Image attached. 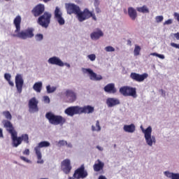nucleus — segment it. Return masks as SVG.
Returning <instances> with one entry per match:
<instances>
[{
  "label": "nucleus",
  "mask_w": 179,
  "mask_h": 179,
  "mask_svg": "<svg viewBox=\"0 0 179 179\" xmlns=\"http://www.w3.org/2000/svg\"><path fill=\"white\" fill-rule=\"evenodd\" d=\"M3 124L4 125V128H6L7 132L10 133L11 135V139L13 141V146L14 148H17L19 145H22V142H24V143H29V134H23L21 136L17 137V132L15 130V127H13V124L9 120H3Z\"/></svg>",
  "instance_id": "1"
},
{
  "label": "nucleus",
  "mask_w": 179,
  "mask_h": 179,
  "mask_svg": "<svg viewBox=\"0 0 179 179\" xmlns=\"http://www.w3.org/2000/svg\"><path fill=\"white\" fill-rule=\"evenodd\" d=\"M15 27V33L12 34V37H17L21 40H27V38H33L34 37V29L28 28L25 30L20 31V23H22V17L17 15L13 21Z\"/></svg>",
  "instance_id": "2"
},
{
  "label": "nucleus",
  "mask_w": 179,
  "mask_h": 179,
  "mask_svg": "<svg viewBox=\"0 0 179 179\" xmlns=\"http://www.w3.org/2000/svg\"><path fill=\"white\" fill-rule=\"evenodd\" d=\"M45 117L48 120L50 124L52 125H64L66 122V119L61 115H57L51 112L46 113Z\"/></svg>",
  "instance_id": "3"
},
{
  "label": "nucleus",
  "mask_w": 179,
  "mask_h": 179,
  "mask_svg": "<svg viewBox=\"0 0 179 179\" xmlns=\"http://www.w3.org/2000/svg\"><path fill=\"white\" fill-rule=\"evenodd\" d=\"M76 17L80 22H85V20L90 19V17H92L93 20H95V22L97 20V17H96V14L89 10V8H85L83 11L80 10H80L78 13Z\"/></svg>",
  "instance_id": "4"
},
{
  "label": "nucleus",
  "mask_w": 179,
  "mask_h": 179,
  "mask_svg": "<svg viewBox=\"0 0 179 179\" xmlns=\"http://www.w3.org/2000/svg\"><path fill=\"white\" fill-rule=\"evenodd\" d=\"M119 92L120 94H122V96H124V97L131 96L134 99H136V97H138V95L136 94V87L124 86L120 88Z\"/></svg>",
  "instance_id": "5"
},
{
  "label": "nucleus",
  "mask_w": 179,
  "mask_h": 179,
  "mask_svg": "<svg viewBox=\"0 0 179 179\" xmlns=\"http://www.w3.org/2000/svg\"><path fill=\"white\" fill-rule=\"evenodd\" d=\"M51 145L50 142L48 141H41L38 144V146L34 148L35 153L37 157V163L38 164H43L44 163V160H43L41 158L43 157V155H41V148H48Z\"/></svg>",
  "instance_id": "6"
},
{
  "label": "nucleus",
  "mask_w": 179,
  "mask_h": 179,
  "mask_svg": "<svg viewBox=\"0 0 179 179\" xmlns=\"http://www.w3.org/2000/svg\"><path fill=\"white\" fill-rule=\"evenodd\" d=\"M51 13L48 12H45L43 15H41L37 20L38 24L41 26L42 27H45L47 29L48 26H50V23H51Z\"/></svg>",
  "instance_id": "7"
},
{
  "label": "nucleus",
  "mask_w": 179,
  "mask_h": 179,
  "mask_svg": "<svg viewBox=\"0 0 179 179\" xmlns=\"http://www.w3.org/2000/svg\"><path fill=\"white\" fill-rule=\"evenodd\" d=\"M73 177L76 179H83L87 177V171L85 169V165H81L78 168L73 174Z\"/></svg>",
  "instance_id": "8"
},
{
  "label": "nucleus",
  "mask_w": 179,
  "mask_h": 179,
  "mask_svg": "<svg viewBox=\"0 0 179 179\" xmlns=\"http://www.w3.org/2000/svg\"><path fill=\"white\" fill-rule=\"evenodd\" d=\"M145 139L148 146H152L153 143H155L156 142L155 136H152V127L150 126L146 129Z\"/></svg>",
  "instance_id": "9"
},
{
  "label": "nucleus",
  "mask_w": 179,
  "mask_h": 179,
  "mask_svg": "<svg viewBox=\"0 0 179 179\" xmlns=\"http://www.w3.org/2000/svg\"><path fill=\"white\" fill-rule=\"evenodd\" d=\"M149 76V74L147 73H144L143 74H139L138 73H131L130 78L132 79V80H134L135 82H143L145 79H148V77Z\"/></svg>",
  "instance_id": "10"
},
{
  "label": "nucleus",
  "mask_w": 179,
  "mask_h": 179,
  "mask_svg": "<svg viewBox=\"0 0 179 179\" xmlns=\"http://www.w3.org/2000/svg\"><path fill=\"white\" fill-rule=\"evenodd\" d=\"M23 85H24V80H23V77L20 74H17L15 76V87L17 93L20 94L23 90Z\"/></svg>",
  "instance_id": "11"
},
{
  "label": "nucleus",
  "mask_w": 179,
  "mask_h": 179,
  "mask_svg": "<svg viewBox=\"0 0 179 179\" xmlns=\"http://www.w3.org/2000/svg\"><path fill=\"white\" fill-rule=\"evenodd\" d=\"M66 8L67 13L69 15L74 14V15H76V16L78 15V13L80 10V7L73 3L66 4Z\"/></svg>",
  "instance_id": "12"
},
{
  "label": "nucleus",
  "mask_w": 179,
  "mask_h": 179,
  "mask_svg": "<svg viewBox=\"0 0 179 179\" xmlns=\"http://www.w3.org/2000/svg\"><path fill=\"white\" fill-rule=\"evenodd\" d=\"M65 96L67 103H73L74 101H76V99H78L76 92L72 90H66L65 92Z\"/></svg>",
  "instance_id": "13"
},
{
  "label": "nucleus",
  "mask_w": 179,
  "mask_h": 179,
  "mask_svg": "<svg viewBox=\"0 0 179 179\" xmlns=\"http://www.w3.org/2000/svg\"><path fill=\"white\" fill-rule=\"evenodd\" d=\"M45 9L44 5L38 4L32 9L31 13L35 17H38V16H41V15L44 13Z\"/></svg>",
  "instance_id": "14"
},
{
  "label": "nucleus",
  "mask_w": 179,
  "mask_h": 179,
  "mask_svg": "<svg viewBox=\"0 0 179 179\" xmlns=\"http://www.w3.org/2000/svg\"><path fill=\"white\" fill-rule=\"evenodd\" d=\"M62 170L64 174H69L71 170H72V166H71V160L66 159L62 162Z\"/></svg>",
  "instance_id": "15"
},
{
  "label": "nucleus",
  "mask_w": 179,
  "mask_h": 179,
  "mask_svg": "<svg viewBox=\"0 0 179 179\" xmlns=\"http://www.w3.org/2000/svg\"><path fill=\"white\" fill-rule=\"evenodd\" d=\"M64 113L69 117H73V115H76V114H80L79 106H70L64 110Z\"/></svg>",
  "instance_id": "16"
},
{
  "label": "nucleus",
  "mask_w": 179,
  "mask_h": 179,
  "mask_svg": "<svg viewBox=\"0 0 179 179\" xmlns=\"http://www.w3.org/2000/svg\"><path fill=\"white\" fill-rule=\"evenodd\" d=\"M38 101L36 99V97L31 98L29 101V111H33L34 113H36L38 111Z\"/></svg>",
  "instance_id": "17"
},
{
  "label": "nucleus",
  "mask_w": 179,
  "mask_h": 179,
  "mask_svg": "<svg viewBox=\"0 0 179 179\" xmlns=\"http://www.w3.org/2000/svg\"><path fill=\"white\" fill-rule=\"evenodd\" d=\"M55 17L57 20V22H58L59 24H60V26L65 24V20H64V17H62V12L59 8V7L55 8Z\"/></svg>",
  "instance_id": "18"
},
{
  "label": "nucleus",
  "mask_w": 179,
  "mask_h": 179,
  "mask_svg": "<svg viewBox=\"0 0 179 179\" xmlns=\"http://www.w3.org/2000/svg\"><path fill=\"white\" fill-rule=\"evenodd\" d=\"M83 70L85 73H89L90 78L92 80H101V79H103L101 76H97V74L94 73L93 70L91 69H83Z\"/></svg>",
  "instance_id": "19"
},
{
  "label": "nucleus",
  "mask_w": 179,
  "mask_h": 179,
  "mask_svg": "<svg viewBox=\"0 0 179 179\" xmlns=\"http://www.w3.org/2000/svg\"><path fill=\"white\" fill-rule=\"evenodd\" d=\"M80 114H92L94 113V107L92 106H85L84 107L79 106Z\"/></svg>",
  "instance_id": "20"
},
{
  "label": "nucleus",
  "mask_w": 179,
  "mask_h": 179,
  "mask_svg": "<svg viewBox=\"0 0 179 179\" xmlns=\"http://www.w3.org/2000/svg\"><path fill=\"white\" fill-rule=\"evenodd\" d=\"M48 64H50L51 65H57V66H64V62L59 59V57H50L48 60Z\"/></svg>",
  "instance_id": "21"
},
{
  "label": "nucleus",
  "mask_w": 179,
  "mask_h": 179,
  "mask_svg": "<svg viewBox=\"0 0 179 179\" xmlns=\"http://www.w3.org/2000/svg\"><path fill=\"white\" fill-rule=\"evenodd\" d=\"M104 92L106 93H112L113 94L117 93V88L114 83H109L106 85L103 88Z\"/></svg>",
  "instance_id": "22"
},
{
  "label": "nucleus",
  "mask_w": 179,
  "mask_h": 179,
  "mask_svg": "<svg viewBox=\"0 0 179 179\" xmlns=\"http://www.w3.org/2000/svg\"><path fill=\"white\" fill-rule=\"evenodd\" d=\"M120 103V99L117 98H108L106 99V104L108 107H114L115 106H118Z\"/></svg>",
  "instance_id": "23"
},
{
  "label": "nucleus",
  "mask_w": 179,
  "mask_h": 179,
  "mask_svg": "<svg viewBox=\"0 0 179 179\" xmlns=\"http://www.w3.org/2000/svg\"><path fill=\"white\" fill-rule=\"evenodd\" d=\"M103 36H104V34L101 29H97V31H94L90 34L92 40H99V38L103 37Z\"/></svg>",
  "instance_id": "24"
},
{
  "label": "nucleus",
  "mask_w": 179,
  "mask_h": 179,
  "mask_svg": "<svg viewBox=\"0 0 179 179\" xmlns=\"http://www.w3.org/2000/svg\"><path fill=\"white\" fill-rule=\"evenodd\" d=\"M128 15L131 20H135L138 17V13L133 7L128 8Z\"/></svg>",
  "instance_id": "25"
},
{
  "label": "nucleus",
  "mask_w": 179,
  "mask_h": 179,
  "mask_svg": "<svg viewBox=\"0 0 179 179\" xmlns=\"http://www.w3.org/2000/svg\"><path fill=\"white\" fill-rule=\"evenodd\" d=\"M135 124H131L129 125H124L123 127V129L125 132H129V134H133V132H135Z\"/></svg>",
  "instance_id": "26"
},
{
  "label": "nucleus",
  "mask_w": 179,
  "mask_h": 179,
  "mask_svg": "<svg viewBox=\"0 0 179 179\" xmlns=\"http://www.w3.org/2000/svg\"><path fill=\"white\" fill-rule=\"evenodd\" d=\"M33 89L37 93H41V89H43V83H41V82L35 83L33 86Z\"/></svg>",
  "instance_id": "27"
},
{
  "label": "nucleus",
  "mask_w": 179,
  "mask_h": 179,
  "mask_svg": "<svg viewBox=\"0 0 179 179\" xmlns=\"http://www.w3.org/2000/svg\"><path fill=\"white\" fill-rule=\"evenodd\" d=\"M103 167H104V163L100 162V159H98V164H94V171H100V170H103Z\"/></svg>",
  "instance_id": "28"
},
{
  "label": "nucleus",
  "mask_w": 179,
  "mask_h": 179,
  "mask_svg": "<svg viewBox=\"0 0 179 179\" xmlns=\"http://www.w3.org/2000/svg\"><path fill=\"white\" fill-rule=\"evenodd\" d=\"M165 176L171 179H179V173H174L169 171L164 172Z\"/></svg>",
  "instance_id": "29"
},
{
  "label": "nucleus",
  "mask_w": 179,
  "mask_h": 179,
  "mask_svg": "<svg viewBox=\"0 0 179 179\" xmlns=\"http://www.w3.org/2000/svg\"><path fill=\"white\" fill-rule=\"evenodd\" d=\"M136 10L140 13H149V8H148V6H143L142 7H137Z\"/></svg>",
  "instance_id": "30"
},
{
  "label": "nucleus",
  "mask_w": 179,
  "mask_h": 179,
  "mask_svg": "<svg viewBox=\"0 0 179 179\" xmlns=\"http://www.w3.org/2000/svg\"><path fill=\"white\" fill-rule=\"evenodd\" d=\"M92 131H96V132H100V131H101V127H100V122L99 120H96V127L93 125L92 126Z\"/></svg>",
  "instance_id": "31"
},
{
  "label": "nucleus",
  "mask_w": 179,
  "mask_h": 179,
  "mask_svg": "<svg viewBox=\"0 0 179 179\" xmlns=\"http://www.w3.org/2000/svg\"><path fill=\"white\" fill-rule=\"evenodd\" d=\"M3 115H4L5 118H6V120H8L9 121L12 120V115L10 114V112L8 110L3 111Z\"/></svg>",
  "instance_id": "32"
},
{
  "label": "nucleus",
  "mask_w": 179,
  "mask_h": 179,
  "mask_svg": "<svg viewBox=\"0 0 179 179\" xmlns=\"http://www.w3.org/2000/svg\"><path fill=\"white\" fill-rule=\"evenodd\" d=\"M141 54V46L139 45H135L134 51V55L135 57H138Z\"/></svg>",
  "instance_id": "33"
},
{
  "label": "nucleus",
  "mask_w": 179,
  "mask_h": 179,
  "mask_svg": "<svg viewBox=\"0 0 179 179\" xmlns=\"http://www.w3.org/2000/svg\"><path fill=\"white\" fill-rule=\"evenodd\" d=\"M46 90H47L48 93H54V92H55V90H57V87H51L50 85H48L46 87Z\"/></svg>",
  "instance_id": "34"
},
{
  "label": "nucleus",
  "mask_w": 179,
  "mask_h": 179,
  "mask_svg": "<svg viewBox=\"0 0 179 179\" xmlns=\"http://www.w3.org/2000/svg\"><path fill=\"white\" fill-rule=\"evenodd\" d=\"M105 51H106V52H114V51H115V48L113 46H106L105 48Z\"/></svg>",
  "instance_id": "35"
},
{
  "label": "nucleus",
  "mask_w": 179,
  "mask_h": 179,
  "mask_svg": "<svg viewBox=\"0 0 179 179\" xmlns=\"http://www.w3.org/2000/svg\"><path fill=\"white\" fill-rule=\"evenodd\" d=\"M163 15H159V16H157L155 17V20L157 22V23H160L162 22H163Z\"/></svg>",
  "instance_id": "36"
},
{
  "label": "nucleus",
  "mask_w": 179,
  "mask_h": 179,
  "mask_svg": "<svg viewBox=\"0 0 179 179\" xmlns=\"http://www.w3.org/2000/svg\"><path fill=\"white\" fill-rule=\"evenodd\" d=\"M43 38L44 36L41 34H38L36 35V40L37 41H41V40H43Z\"/></svg>",
  "instance_id": "37"
},
{
  "label": "nucleus",
  "mask_w": 179,
  "mask_h": 179,
  "mask_svg": "<svg viewBox=\"0 0 179 179\" xmlns=\"http://www.w3.org/2000/svg\"><path fill=\"white\" fill-rule=\"evenodd\" d=\"M87 57L89 59H90V61H96V55L94 54L89 55Z\"/></svg>",
  "instance_id": "38"
},
{
  "label": "nucleus",
  "mask_w": 179,
  "mask_h": 179,
  "mask_svg": "<svg viewBox=\"0 0 179 179\" xmlns=\"http://www.w3.org/2000/svg\"><path fill=\"white\" fill-rule=\"evenodd\" d=\"M11 78H12V76H10V74H9V73H6L4 74V79H6V80H7V82H8V80H10Z\"/></svg>",
  "instance_id": "39"
},
{
  "label": "nucleus",
  "mask_w": 179,
  "mask_h": 179,
  "mask_svg": "<svg viewBox=\"0 0 179 179\" xmlns=\"http://www.w3.org/2000/svg\"><path fill=\"white\" fill-rule=\"evenodd\" d=\"M58 144L59 146H65V145H68V143L64 140H61L59 141Z\"/></svg>",
  "instance_id": "40"
},
{
  "label": "nucleus",
  "mask_w": 179,
  "mask_h": 179,
  "mask_svg": "<svg viewBox=\"0 0 179 179\" xmlns=\"http://www.w3.org/2000/svg\"><path fill=\"white\" fill-rule=\"evenodd\" d=\"M20 159L21 160H23V162H25L26 163H30V160L27 159V158H26V157L21 156V157H20Z\"/></svg>",
  "instance_id": "41"
},
{
  "label": "nucleus",
  "mask_w": 179,
  "mask_h": 179,
  "mask_svg": "<svg viewBox=\"0 0 179 179\" xmlns=\"http://www.w3.org/2000/svg\"><path fill=\"white\" fill-rule=\"evenodd\" d=\"M173 23V20L171 19H169V20H167L166 21H165L164 22V24L166 25V24H171Z\"/></svg>",
  "instance_id": "42"
},
{
  "label": "nucleus",
  "mask_w": 179,
  "mask_h": 179,
  "mask_svg": "<svg viewBox=\"0 0 179 179\" xmlns=\"http://www.w3.org/2000/svg\"><path fill=\"white\" fill-rule=\"evenodd\" d=\"M23 155L29 156V155H30V150L29 149H25L23 152Z\"/></svg>",
  "instance_id": "43"
},
{
  "label": "nucleus",
  "mask_w": 179,
  "mask_h": 179,
  "mask_svg": "<svg viewBox=\"0 0 179 179\" xmlns=\"http://www.w3.org/2000/svg\"><path fill=\"white\" fill-rule=\"evenodd\" d=\"M171 47H173L174 48H178L179 50V44L171 43Z\"/></svg>",
  "instance_id": "44"
},
{
  "label": "nucleus",
  "mask_w": 179,
  "mask_h": 179,
  "mask_svg": "<svg viewBox=\"0 0 179 179\" xmlns=\"http://www.w3.org/2000/svg\"><path fill=\"white\" fill-rule=\"evenodd\" d=\"M94 5L96 7L99 6V5H100V1L99 0H94Z\"/></svg>",
  "instance_id": "45"
},
{
  "label": "nucleus",
  "mask_w": 179,
  "mask_h": 179,
  "mask_svg": "<svg viewBox=\"0 0 179 179\" xmlns=\"http://www.w3.org/2000/svg\"><path fill=\"white\" fill-rule=\"evenodd\" d=\"M141 129L142 132L145 134V136H146V129L143 128V126H141Z\"/></svg>",
  "instance_id": "46"
},
{
  "label": "nucleus",
  "mask_w": 179,
  "mask_h": 179,
  "mask_svg": "<svg viewBox=\"0 0 179 179\" xmlns=\"http://www.w3.org/2000/svg\"><path fill=\"white\" fill-rule=\"evenodd\" d=\"M44 101H45L46 103H50V97H48V96H44Z\"/></svg>",
  "instance_id": "47"
},
{
  "label": "nucleus",
  "mask_w": 179,
  "mask_h": 179,
  "mask_svg": "<svg viewBox=\"0 0 179 179\" xmlns=\"http://www.w3.org/2000/svg\"><path fill=\"white\" fill-rule=\"evenodd\" d=\"M173 36L176 40H179V32L174 34Z\"/></svg>",
  "instance_id": "48"
},
{
  "label": "nucleus",
  "mask_w": 179,
  "mask_h": 179,
  "mask_svg": "<svg viewBox=\"0 0 179 179\" xmlns=\"http://www.w3.org/2000/svg\"><path fill=\"white\" fill-rule=\"evenodd\" d=\"M7 82L8 83L10 86H12V87L15 86V83H13V82L12 80H8Z\"/></svg>",
  "instance_id": "49"
},
{
  "label": "nucleus",
  "mask_w": 179,
  "mask_h": 179,
  "mask_svg": "<svg viewBox=\"0 0 179 179\" xmlns=\"http://www.w3.org/2000/svg\"><path fill=\"white\" fill-rule=\"evenodd\" d=\"M157 57L161 59H164V56L163 55L158 54Z\"/></svg>",
  "instance_id": "50"
},
{
  "label": "nucleus",
  "mask_w": 179,
  "mask_h": 179,
  "mask_svg": "<svg viewBox=\"0 0 179 179\" xmlns=\"http://www.w3.org/2000/svg\"><path fill=\"white\" fill-rule=\"evenodd\" d=\"M159 53H156V52L150 53V55H152V57H157Z\"/></svg>",
  "instance_id": "51"
},
{
  "label": "nucleus",
  "mask_w": 179,
  "mask_h": 179,
  "mask_svg": "<svg viewBox=\"0 0 179 179\" xmlns=\"http://www.w3.org/2000/svg\"><path fill=\"white\" fill-rule=\"evenodd\" d=\"M0 138H3V133L2 132V129H0Z\"/></svg>",
  "instance_id": "52"
},
{
  "label": "nucleus",
  "mask_w": 179,
  "mask_h": 179,
  "mask_svg": "<svg viewBox=\"0 0 179 179\" xmlns=\"http://www.w3.org/2000/svg\"><path fill=\"white\" fill-rule=\"evenodd\" d=\"M96 13H100V12H101V10L99 8V7H96Z\"/></svg>",
  "instance_id": "53"
},
{
  "label": "nucleus",
  "mask_w": 179,
  "mask_h": 179,
  "mask_svg": "<svg viewBox=\"0 0 179 179\" xmlns=\"http://www.w3.org/2000/svg\"><path fill=\"white\" fill-rule=\"evenodd\" d=\"M127 44H128V45H132V41H131V40H128Z\"/></svg>",
  "instance_id": "54"
},
{
  "label": "nucleus",
  "mask_w": 179,
  "mask_h": 179,
  "mask_svg": "<svg viewBox=\"0 0 179 179\" xmlns=\"http://www.w3.org/2000/svg\"><path fill=\"white\" fill-rule=\"evenodd\" d=\"M98 179H107V178L103 176H100Z\"/></svg>",
  "instance_id": "55"
},
{
  "label": "nucleus",
  "mask_w": 179,
  "mask_h": 179,
  "mask_svg": "<svg viewBox=\"0 0 179 179\" xmlns=\"http://www.w3.org/2000/svg\"><path fill=\"white\" fill-rule=\"evenodd\" d=\"M96 149H98L99 150H101V151L103 150V148H101L99 145L96 146Z\"/></svg>",
  "instance_id": "56"
},
{
  "label": "nucleus",
  "mask_w": 179,
  "mask_h": 179,
  "mask_svg": "<svg viewBox=\"0 0 179 179\" xmlns=\"http://www.w3.org/2000/svg\"><path fill=\"white\" fill-rule=\"evenodd\" d=\"M68 179H76V178H75V177H73H73H71V176H70V177H69Z\"/></svg>",
  "instance_id": "57"
},
{
  "label": "nucleus",
  "mask_w": 179,
  "mask_h": 179,
  "mask_svg": "<svg viewBox=\"0 0 179 179\" xmlns=\"http://www.w3.org/2000/svg\"><path fill=\"white\" fill-rule=\"evenodd\" d=\"M50 1H51V0H43V2H48Z\"/></svg>",
  "instance_id": "58"
},
{
  "label": "nucleus",
  "mask_w": 179,
  "mask_h": 179,
  "mask_svg": "<svg viewBox=\"0 0 179 179\" xmlns=\"http://www.w3.org/2000/svg\"><path fill=\"white\" fill-rule=\"evenodd\" d=\"M66 65H67V66H68L69 68L71 67V65H70V64H66Z\"/></svg>",
  "instance_id": "59"
},
{
  "label": "nucleus",
  "mask_w": 179,
  "mask_h": 179,
  "mask_svg": "<svg viewBox=\"0 0 179 179\" xmlns=\"http://www.w3.org/2000/svg\"><path fill=\"white\" fill-rule=\"evenodd\" d=\"M114 148H117V144L114 145Z\"/></svg>",
  "instance_id": "60"
},
{
  "label": "nucleus",
  "mask_w": 179,
  "mask_h": 179,
  "mask_svg": "<svg viewBox=\"0 0 179 179\" xmlns=\"http://www.w3.org/2000/svg\"><path fill=\"white\" fill-rule=\"evenodd\" d=\"M6 1H8V0H6Z\"/></svg>",
  "instance_id": "61"
}]
</instances>
